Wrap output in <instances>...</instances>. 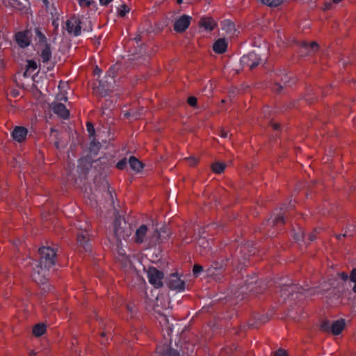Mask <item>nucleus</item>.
<instances>
[{"mask_svg": "<svg viewBox=\"0 0 356 356\" xmlns=\"http://www.w3.org/2000/svg\"><path fill=\"white\" fill-rule=\"evenodd\" d=\"M156 352L158 356H180L179 352L171 347L170 344H163L161 346H157Z\"/></svg>", "mask_w": 356, "mask_h": 356, "instance_id": "obj_18", "label": "nucleus"}, {"mask_svg": "<svg viewBox=\"0 0 356 356\" xmlns=\"http://www.w3.org/2000/svg\"><path fill=\"white\" fill-rule=\"evenodd\" d=\"M42 2H43L44 6H47L49 4V1L48 0H42Z\"/></svg>", "mask_w": 356, "mask_h": 356, "instance_id": "obj_64", "label": "nucleus"}, {"mask_svg": "<svg viewBox=\"0 0 356 356\" xmlns=\"http://www.w3.org/2000/svg\"><path fill=\"white\" fill-rule=\"evenodd\" d=\"M52 111L62 119L66 120L70 117V111L66 108V106L63 103H54L52 107Z\"/></svg>", "mask_w": 356, "mask_h": 356, "instance_id": "obj_19", "label": "nucleus"}, {"mask_svg": "<svg viewBox=\"0 0 356 356\" xmlns=\"http://www.w3.org/2000/svg\"><path fill=\"white\" fill-rule=\"evenodd\" d=\"M94 162H96V161L90 158V156L88 154L83 156L80 157L77 161V175H72V166L70 165V163L67 164L68 168L70 169L67 174L69 176H72V179L74 183H76L78 179H80L81 181H85L88 179V173L92 168V164Z\"/></svg>", "mask_w": 356, "mask_h": 356, "instance_id": "obj_1", "label": "nucleus"}, {"mask_svg": "<svg viewBox=\"0 0 356 356\" xmlns=\"http://www.w3.org/2000/svg\"><path fill=\"white\" fill-rule=\"evenodd\" d=\"M293 238L296 242L303 241L305 238V229L300 227L297 226V228L293 227Z\"/></svg>", "mask_w": 356, "mask_h": 356, "instance_id": "obj_29", "label": "nucleus"}, {"mask_svg": "<svg viewBox=\"0 0 356 356\" xmlns=\"http://www.w3.org/2000/svg\"><path fill=\"white\" fill-rule=\"evenodd\" d=\"M275 86H276L275 91H276L277 93L281 92V91H282V89H283L282 86L280 83H276V84H275Z\"/></svg>", "mask_w": 356, "mask_h": 356, "instance_id": "obj_57", "label": "nucleus"}, {"mask_svg": "<svg viewBox=\"0 0 356 356\" xmlns=\"http://www.w3.org/2000/svg\"><path fill=\"white\" fill-rule=\"evenodd\" d=\"M47 332V325L44 323H36L33 326L32 334L35 337H42Z\"/></svg>", "mask_w": 356, "mask_h": 356, "instance_id": "obj_28", "label": "nucleus"}, {"mask_svg": "<svg viewBox=\"0 0 356 356\" xmlns=\"http://www.w3.org/2000/svg\"><path fill=\"white\" fill-rule=\"evenodd\" d=\"M263 4L269 7H277L282 3V0H260Z\"/></svg>", "mask_w": 356, "mask_h": 356, "instance_id": "obj_37", "label": "nucleus"}, {"mask_svg": "<svg viewBox=\"0 0 356 356\" xmlns=\"http://www.w3.org/2000/svg\"><path fill=\"white\" fill-rule=\"evenodd\" d=\"M37 53H40V56L42 63H47L51 58V46L50 43L42 45V47H35Z\"/></svg>", "mask_w": 356, "mask_h": 356, "instance_id": "obj_16", "label": "nucleus"}, {"mask_svg": "<svg viewBox=\"0 0 356 356\" xmlns=\"http://www.w3.org/2000/svg\"><path fill=\"white\" fill-rule=\"evenodd\" d=\"M119 68L116 67L115 65H112L109 69L107 70L106 75L104 76V79H108L111 81H113L115 83V77L118 74V71Z\"/></svg>", "mask_w": 356, "mask_h": 356, "instance_id": "obj_31", "label": "nucleus"}, {"mask_svg": "<svg viewBox=\"0 0 356 356\" xmlns=\"http://www.w3.org/2000/svg\"><path fill=\"white\" fill-rule=\"evenodd\" d=\"M86 127H87V131L88 132L89 136L90 137L95 136V129L93 123L92 122H87Z\"/></svg>", "mask_w": 356, "mask_h": 356, "instance_id": "obj_42", "label": "nucleus"}, {"mask_svg": "<svg viewBox=\"0 0 356 356\" xmlns=\"http://www.w3.org/2000/svg\"><path fill=\"white\" fill-rule=\"evenodd\" d=\"M228 43L225 38H218L213 44V51L218 54H222L227 50Z\"/></svg>", "mask_w": 356, "mask_h": 356, "instance_id": "obj_21", "label": "nucleus"}, {"mask_svg": "<svg viewBox=\"0 0 356 356\" xmlns=\"http://www.w3.org/2000/svg\"><path fill=\"white\" fill-rule=\"evenodd\" d=\"M222 30L225 31L227 35L230 38L234 35L236 31L235 24L230 20H225L223 22Z\"/></svg>", "mask_w": 356, "mask_h": 356, "instance_id": "obj_26", "label": "nucleus"}, {"mask_svg": "<svg viewBox=\"0 0 356 356\" xmlns=\"http://www.w3.org/2000/svg\"><path fill=\"white\" fill-rule=\"evenodd\" d=\"M91 236L87 229H79L76 233V250L80 252H90L92 248Z\"/></svg>", "mask_w": 356, "mask_h": 356, "instance_id": "obj_4", "label": "nucleus"}, {"mask_svg": "<svg viewBox=\"0 0 356 356\" xmlns=\"http://www.w3.org/2000/svg\"><path fill=\"white\" fill-rule=\"evenodd\" d=\"M129 163L130 168L136 172H140L145 166V164L134 156L129 157Z\"/></svg>", "mask_w": 356, "mask_h": 356, "instance_id": "obj_24", "label": "nucleus"}, {"mask_svg": "<svg viewBox=\"0 0 356 356\" xmlns=\"http://www.w3.org/2000/svg\"><path fill=\"white\" fill-rule=\"evenodd\" d=\"M269 125L272 127L274 131H280L281 130V124L278 122H274L271 120L269 122Z\"/></svg>", "mask_w": 356, "mask_h": 356, "instance_id": "obj_47", "label": "nucleus"}, {"mask_svg": "<svg viewBox=\"0 0 356 356\" xmlns=\"http://www.w3.org/2000/svg\"><path fill=\"white\" fill-rule=\"evenodd\" d=\"M346 327L345 319L340 318L331 323L329 320H323L319 326V330L321 332L332 334V335H339Z\"/></svg>", "mask_w": 356, "mask_h": 356, "instance_id": "obj_3", "label": "nucleus"}, {"mask_svg": "<svg viewBox=\"0 0 356 356\" xmlns=\"http://www.w3.org/2000/svg\"><path fill=\"white\" fill-rule=\"evenodd\" d=\"M219 135L222 137V138H227V136H228V132L227 131L225 130L224 128H220V132H219Z\"/></svg>", "mask_w": 356, "mask_h": 356, "instance_id": "obj_52", "label": "nucleus"}, {"mask_svg": "<svg viewBox=\"0 0 356 356\" xmlns=\"http://www.w3.org/2000/svg\"><path fill=\"white\" fill-rule=\"evenodd\" d=\"M95 161H98V163L95 165V170H96L99 174L102 175L103 173H104L105 170L109 168V164L105 161H102L101 159Z\"/></svg>", "mask_w": 356, "mask_h": 356, "instance_id": "obj_32", "label": "nucleus"}, {"mask_svg": "<svg viewBox=\"0 0 356 356\" xmlns=\"http://www.w3.org/2000/svg\"><path fill=\"white\" fill-rule=\"evenodd\" d=\"M113 0H99L102 6H108Z\"/></svg>", "mask_w": 356, "mask_h": 356, "instance_id": "obj_56", "label": "nucleus"}, {"mask_svg": "<svg viewBox=\"0 0 356 356\" xmlns=\"http://www.w3.org/2000/svg\"><path fill=\"white\" fill-rule=\"evenodd\" d=\"M226 166L224 162L216 161L211 165V169L216 174H221L225 171Z\"/></svg>", "mask_w": 356, "mask_h": 356, "instance_id": "obj_30", "label": "nucleus"}, {"mask_svg": "<svg viewBox=\"0 0 356 356\" xmlns=\"http://www.w3.org/2000/svg\"><path fill=\"white\" fill-rule=\"evenodd\" d=\"M10 93L13 97H17L19 95V91L17 89H12Z\"/></svg>", "mask_w": 356, "mask_h": 356, "instance_id": "obj_54", "label": "nucleus"}, {"mask_svg": "<svg viewBox=\"0 0 356 356\" xmlns=\"http://www.w3.org/2000/svg\"><path fill=\"white\" fill-rule=\"evenodd\" d=\"M115 168L118 170H123L127 168V160L126 158H124L119 161L116 165Z\"/></svg>", "mask_w": 356, "mask_h": 356, "instance_id": "obj_39", "label": "nucleus"}, {"mask_svg": "<svg viewBox=\"0 0 356 356\" xmlns=\"http://www.w3.org/2000/svg\"><path fill=\"white\" fill-rule=\"evenodd\" d=\"M268 321L267 317L259 312H252L248 321L247 325L250 329H258Z\"/></svg>", "mask_w": 356, "mask_h": 356, "instance_id": "obj_14", "label": "nucleus"}, {"mask_svg": "<svg viewBox=\"0 0 356 356\" xmlns=\"http://www.w3.org/2000/svg\"><path fill=\"white\" fill-rule=\"evenodd\" d=\"M99 337L102 338L99 341L101 345H103L104 346H106L107 344L109 343L108 342V337H111V332H106L104 330L101 331L99 334Z\"/></svg>", "mask_w": 356, "mask_h": 356, "instance_id": "obj_33", "label": "nucleus"}, {"mask_svg": "<svg viewBox=\"0 0 356 356\" xmlns=\"http://www.w3.org/2000/svg\"><path fill=\"white\" fill-rule=\"evenodd\" d=\"M186 161L190 167H195L198 165V163L200 162L198 159H197L195 157H193V156L187 158Z\"/></svg>", "mask_w": 356, "mask_h": 356, "instance_id": "obj_45", "label": "nucleus"}, {"mask_svg": "<svg viewBox=\"0 0 356 356\" xmlns=\"http://www.w3.org/2000/svg\"><path fill=\"white\" fill-rule=\"evenodd\" d=\"M272 220V227L275 228L276 230L281 231L284 228V226L286 223V211L283 209V208L275 209L273 211L271 212L270 215V218L266 220V222H269Z\"/></svg>", "mask_w": 356, "mask_h": 356, "instance_id": "obj_6", "label": "nucleus"}, {"mask_svg": "<svg viewBox=\"0 0 356 356\" xmlns=\"http://www.w3.org/2000/svg\"><path fill=\"white\" fill-rule=\"evenodd\" d=\"M317 101H318V97L316 96H314V97L307 96L305 98V102L309 105H312V104H315L316 102H317Z\"/></svg>", "mask_w": 356, "mask_h": 356, "instance_id": "obj_49", "label": "nucleus"}, {"mask_svg": "<svg viewBox=\"0 0 356 356\" xmlns=\"http://www.w3.org/2000/svg\"><path fill=\"white\" fill-rule=\"evenodd\" d=\"M147 230L148 228L146 225H141L136 231L134 242L137 244L143 243Z\"/></svg>", "mask_w": 356, "mask_h": 356, "instance_id": "obj_23", "label": "nucleus"}, {"mask_svg": "<svg viewBox=\"0 0 356 356\" xmlns=\"http://www.w3.org/2000/svg\"><path fill=\"white\" fill-rule=\"evenodd\" d=\"M124 116L126 118H129L130 117V113L129 112H127L124 113Z\"/></svg>", "mask_w": 356, "mask_h": 356, "instance_id": "obj_62", "label": "nucleus"}, {"mask_svg": "<svg viewBox=\"0 0 356 356\" xmlns=\"http://www.w3.org/2000/svg\"><path fill=\"white\" fill-rule=\"evenodd\" d=\"M28 129L23 126H16L11 132L13 139L19 143L26 140Z\"/></svg>", "mask_w": 356, "mask_h": 356, "instance_id": "obj_17", "label": "nucleus"}, {"mask_svg": "<svg viewBox=\"0 0 356 356\" xmlns=\"http://www.w3.org/2000/svg\"><path fill=\"white\" fill-rule=\"evenodd\" d=\"M35 34V47H42V45L46 44L48 42L47 38L44 33L42 31V29L39 26L34 29Z\"/></svg>", "mask_w": 356, "mask_h": 356, "instance_id": "obj_22", "label": "nucleus"}, {"mask_svg": "<svg viewBox=\"0 0 356 356\" xmlns=\"http://www.w3.org/2000/svg\"><path fill=\"white\" fill-rule=\"evenodd\" d=\"M228 261V258L221 259L220 261H212L211 268H213L217 271H220V273H223L226 270Z\"/></svg>", "mask_w": 356, "mask_h": 356, "instance_id": "obj_27", "label": "nucleus"}, {"mask_svg": "<svg viewBox=\"0 0 356 356\" xmlns=\"http://www.w3.org/2000/svg\"><path fill=\"white\" fill-rule=\"evenodd\" d=\"M58 18L54 19L52 20V26H54L53 33L54 34H57L58 29Z\"/></svg>", "mask_w": 356, "mask_h": 356, "instance_id": "obj_51", "label": "nucleus"}, {"mask_svg": "<svg viewBox=\"0 0 356 356\" xmlns=\"http://www.w3.org/2000/svg\"><path fill=\"white\" fill-rule=\"evenodd\" d=\"M38 67V65L35 60H28L26 65V70L24 72V76H27V71L29 70H35Z\"/></svg>", "mask_w": 356, "mask_h": 356, "instance_id": "obj_36", "label": "nucleus"}, {"mask_svg": "<svg viewBox=\"0 0 356 356\" xmlns=\"http://www.w3.org/2000/svg\"><path fill=\"white\" fill-rule=\"evenodd\" d=\"M167 286L171 290L181 291L185 289L186 283L181 280L180 275L177 273H172L166 277Z\"/></svg>", "mask_w": 356, "mask_h": 356, "instance_id": "obj_12", "label": "nucleus"}, {"mask_svg": "<svg viewBox=\"0 0 356 356\" xmlns=\"http://www.w3.org/2000/svg\"><path fill=\"white\" fill-rule=\"evenodd\" d=\"M261 62V59L254 51H251L247 55H244L241 59L243 67H248L251 70L257 67Z\"/></svg>", "mask_w": 356, "mask_h": 356, "instance_id": "obj_13", "label": "nucleus"}, {"mask_svg": "<svg viewBox=\"0 0 356 356\" xmlns=\"http://www.w3.org/2000/svg\"><path fill=\"white\" fill-rule=\"evenodd\" d=\"M31 29H26L17 31L14 35V40L21 49H25L31 44L32 38Z\"/></svg>", "mask_w": 356, "mask_h": 356, "instance_id": "obj_10", "label": "nucleus"}, {"mask_svg": "<svg viewBox=\"0 0 356 356\" xmlns=\"http://www.w3.org/2000/svg\"><path fill=\"white\" fill-rule=\"evenodd\" d=\"M203 271V266L199 264H195L193 267V276L197 277Z\"/></svg>", "mask_w": 356, "mask_h": 356, "instance_id": "obj_40", "label": "nucleus"}, {"mask_svg": "<svg viewBox=\"0 0 356 356\" xmlns=\"http://www.w3.org/2000/svg\"><path fill=\"white\" fill-rule=\"evenodd\" d=\"M127 308L129 311H130L131 312H132V307L130 305H127Z\"/></svg>", "mask_w": 356, "mask_h": 356, "instance_id": "obj_63", "label": "nucleus"}, {"mask_svg": "<svg viewBox=\"0 0 356 356\" xmlns=\"http://www.w3.org/2000/svg\"><path fill=\"white\" fill-rule=\"evenodd\" d=\"M172 235L171 229L166 225L158 230H154L152 236L149 239L148 245L149 247L156 246L158 244L168 241Z\"/></svg>", "mask_w": 356, "mask_h": 356, "instance_id": "obj_5", "label": "nucleus"}, {"mask_svg": "<svg viewBox=\"0 0 356 356\" xmlns=\"http://www.w3.org/2000/svg\"><path fill=\"white\" fill-rule=\"evenodd\" d=\"M40 255L39 265L41 268H50L57 261L56 249L50 246H42L38 250Z\"/></svg>", "mask_w": 356, "mask_h": 356, "instance_id": "obj_2", "label": "nucleus"}, {"mask_svg": "<svg viewBox=\"0 0 356 356\" xmlns=\"http://www.w3.org/2000/svg\"><path fill=\"white\" fill-rule=\"evenodd\" d=\"M134 40H136V42H138V41H141V40H142V36H141L140 34H138V35H137L135 37Z\"/></svg>", "mask_w": 356, "mask_h": 356, "instance_id": "obj_58", "label": "nucleus"}, {"mask_svg": "<svg viewBox=\"0 0 356 356\" xmlns=\"http://www.w3.org/2000/svg\"><path fill=\"white\" fill-rule=\"evenodd\" d=\"M13 3H10V6L13 7V8L22 11L24 10V6H23V4L22 2H20L19 0H12Z\"/></svg>", "mask_w": 356, "mask_h": 356, "instance_id": "obj_38", "label": "nucleus"}, {"mask_svg": "<svg viewBox=\"0 0 356 356\" xmlns=\"http://www.w3.org/2000/svg\"><path fill=\"white\" fill-rule=\"evenodd\" d=\"M59 145H60V143L58 141H56L54 143V146L56 149H59Z\"/></svg>", "mask_w": 356, "mask_h": 356, "instance_id": "obj_60", "label": "nucleus"}, {"mask_svg": "<svg viewBox=\"0 0 356 356\" xmlns=\"http://www.w3.org/2000/svg\"><path fill=\"white\" fill-rule=\"evenodd\" d=\"M130 8L125 3L121 5L118 8L117 15L120 17H124L126 15L129 13Z\"/></svg>", "mask_w": 356, "mask_h": 356, "instance_id": "obj_34", "label": "nucleus"}, {"mask_svg": "<svg viewBox=\"0 0 356 356\" xmlns=\"http://www.w3.org/2000/svg\"><path fill=\"white\" fill-rule=\"evenodd\" d=\"M95 3L93 0H79V6L83 8H90Z\"/></svg>", "mask_w": 356, "mask_h": 356, "instance_id": "obj_44", "label": "nucleus"}, {"mask_svg": "<svg viewBox=\"0 0 356 356\" xmlns=\"http://www.w3.org/2000/svg\"><path fill=\"white\" fill-rule=\"evenodd\" d=\"M301 46L305 48H311L314 52L318 51L319 45L316 41H312L310 43L302 42Z\"/></svg>", "mask_w": 356, "mask_h": 356, "instance_id": "obj_35", "label": "nucleus"}, {"mask_svg": "<svg viewBox=\"0 0 356 356\" xmlns=\"http://www.w3.org/2000/svg\"><path fill=\"white\" fill-rule=\"evenodd\" d=\"M316 238H317V232H316V229H314L312 232H310L309 234V236H308L309 243H308V244H309L311 242L315 241Z\"/></svg>", "mask_w": 356, "mask_h": 356, "instance_id": "obj_48", "label": "nucleus"}, {"mask_svg": "<svg viewBox=\"0 0 356 356\" xmlns=\"http://www.w3.org/2000/svg\"><path fill=\"white\" fill-rule=\"evenodd\" d=\"M332 85L330 84L321 88V94L323 97H326L332 92Z\"/></svg>", "mask_w": 356, "mask_h": 356, "instance_id": "obj_41", "label": "nucleus"}, {"mask_svg": "<svg viewBox=\"0 0 356 356\" xmlns=\"http://www.w3.org/2000/svg\"><path fill=\"white\" fill-rule=\"evenodd\" d=\"M149 282L156 289H160L163 286L164 273L154 266H149L147 270Z\"/></svg>", "mask_w": 356, "mask_h": 356, "instance_id": "obj_9", "label": "nucleus"}, {"mask_svg": "<svg viewBox=\"0 0 356 356\" xmlns=\"http://www.w3.org/2000/svg\"><path fill=\"white\" fill-rule=\"evenodd\" d=\"M339 276L343 281H346L349 278V276L346 272H341L339 273Z\"/></svg>", "mask_w": 356, "mask_h": 356, "instance_id": "obj_53", "label": "nucleus"}, {"mask_svg": "<svg viewBox=\"0 0 356 356\" xmlns=\"http://www.w3.org/2000/svg\"><path fill=\"white\" fill-rule=\"evenodd\" d=\"M115 83L111 81L108 79L98 80V85L92 88L93 94L99 98H103L111 95L113 92V84Z\"/></svg>", "mask_w": 356, "mask_h": 356, "instance_id": "obj_7", "label": "nucleus"}, {"mask_svg": "<svg viewBox=\"0 0 356 356\" xmlns=\"http://www.w3.org/2000/svg\"><path fill=\"white\" fill-rule=\"evenodd\" d=\"M82 22L79 16L73 14L65 22V29L69 35L79 36L81 33Z\"/></svg>", "mask_w": 356, "mask_h": 356, "instance_id": "obj_11", "label": "nucleus"}, {"mask_svg": "<svg viewBox=\"0 0 356 356\" xmlns=\"http://www.w3.org/2000/svg\"><path fill=\"white\" fill-rule=\"evenodd\" d=\"M273 356H289L287 350L280 348L273 353Z\"/></svg>", "mask_w": 356, "mask_h": 356, "instance_id": "obj_46", "label": "nucleus"}, {"mask_svg": "<svg viewBox=\"0 0 356 356\" xmlns=\"http://www.w3.org/2000/svg\"><path fill=\"white\" fill-rule=\"evenodd\" d=\"M133 229L131 224L124 221L122 225L120 220L114 221V234L118 241L127 240L132 234Z\"/></svg>", "mask_w": 356, "mask_h": 356, "instance_id": "obj_8", "label": "nucleus"}, {"mask_svg": "<svg viewBox=\"0 0 356 356\" xmlns=\"http://www.w3.org/2000/svg\"><path fill=\"white\" fill-rule=\"evenodd\" d=\"M29 356H36L37 355V353L35 352L34 350H31L30 353H29Z\"/></svg>", "mask_w": 356, "mask_h": 356, "instance_id": "obj_59", "label": "nucleus"}, {"mask_svg": "<svg viewBox=\"0 0 356 356\" xmlns=\"http://www.w3.org/2000/svg\"><path fill=\"white\" fill-rule=\"evenodd\" d=\"M243 327H245V326H243V327H242L241 325H240V326H239V330H238V331H236V334L237 335H238V334H239V331L242 330V328H243Z\"/></svg>", "mask_w": 356, "mask_h": 356, "instance_id": "obj_61", "label": "nucleus"}, {"mask_svg": "<svg viewBox=\"0 0 356 356\" xmlns=\"http://www.w3.org/2000/svg\"><path fill=\"white\" fill-rule=\"evenodd\" d=\"M199 26L205 30L212 31L218 26L216 22L211 17H203L199 22Z\"/></svg>", "mask_w": 356, "mask_h": 356, "instance_id": "obj_20", "label": "nucleus"}, {"mask_svg": "<svg viewBox=\"0 0 356 356\" xmlns=\"http://www.w3.org/2000/svg\"><path fill=\"white\" fill-rule=\"evenodd\" d=\"M101 148L102 144L94 137L90 143L88 147V155L90 156V158H92V156H97Z\"/></svg>", "mask_w": 356, "mask_h": 356, "instance_id": "obj_25", "label": "nucleus"}, {"mask_svg": "<svg viewBox=\"0 0 356 356\" xmlns=\"http://www.w3.org/2000/svg\"><path fill=\"white\" fill-rule=\"evenodd\" d=\"M349 279L356 284V268H353L350 273Z\"/></svg>", "mask_w": 356, "mask_h": 356, "instance_id": "obj_50", "label": "nucleus"}, {"mask_svg": "<svg viewBox=\"0 0 356 356\" xmlns=\"http://www.w3.org/2000/svg\"><path fill=\"white\" fill-rule=\"evenodd\" d=\"M192 17L186 15H181L177 19L173 25L174 31L181 33L186 31L191 24Z\"/></svg>", "mask_w": 356, "mask_h": 356, "instance_id": "obj_15", "label": "nucleus"}, {"mask_svg": "<svg viewBox=\"0 0 356 356\" xmlns=\"http://www.w3.org/2000/svg\"><path fill=\"white\" fill-rule=\"evenodd\" d=\"M186 102L191 107L196 108L197 106V98L195 96L188 97Z\"/></svg>", "mask_w": 356, "mask_h": 356, "instance_id": "obj_43", "label": "nucleus"}, {"mask_svg": "<svg viewBox=\"0 0 356 356\" xmlns=\"http://www.w3.org/2000/svg\"><path fill=\"white\" fill-rule=\"evenodd\" d=\"M102 72V69L98 67V66H95V68L94 69L93 73L94 75H98L99 76L100 73Z\"/></svg>", "mask_w": 356, "mask_h": 356, "instance_id": "obj_55", "label": "nucleus"}]
</instances>
